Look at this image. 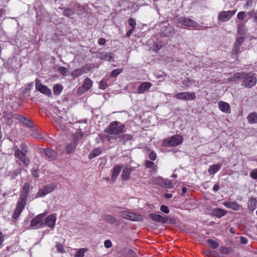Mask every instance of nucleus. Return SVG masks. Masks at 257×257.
Listing matches in <instances>:
<instances>
[{
  "mask_svg": "<svg viewBox=\"0 0 257 257\" xmlns=\"http://www.w3.org/2000/svg\"><path fill=\"white\" fill-rule=\"evenodd\" d=\"M145 166L147 168L152 169L154 170H155L157 168L156 166L155 165V163L152 161L147 160L145 162Z\"/></svg>",
  "mask_w": 257,
  "mask_h": 257,
  "instance_id": "42",
  "label": "nucleus"
},
{
  "mask_svg": "<svg viewBox=\"0 0 257 257\" xmlns=\"http://www.w3.org/2000/svg\"><path fill=\"white\" fill-rule=\"evenodd\" d=\"M55 185L53 184L47 185L43 189L38 191L37 195L39 197H43L53 191L55 188Z\"/></svg>",
  "mask_w": 257,
  "mask_h": 257,
  "instance_id": "13",
  "label": "nucleus"
},
{
  "mask_svg": "<svg viewBox=\"0 0 257 257\" xmlns=\"http://www.w3.org/2000/svg\"><path fill=\"white\" fill-rule=\"evenodd\" d=\"M101 153L102 149L100 148H97L91 151V152L89 154L88 158L89 159H92L100 155Z\"/></svg>",
  "mask_w": 257,
  "mask_h": 257,
  "instance_id": "25",
  "label": "nucleus"
},
{
  "mask_svg": "<svg viewBox=\"0 0 257 257\" xmlns=\"http://www.w3.org/2000/svg\"><path fill=\"white\" fill-rule=\"evenodd\" d=\"M250 176L253 179H257V169L253 170L250 173Z\"/></svg>",
  "mask_w": 257,
  "mask_h": 257,
  "instance_id": "58",
  "label": "nucleus"
},
{
  "mask_svg": "<svg viewBox=\"0 0 257 257\" xmlns=\"http://www.w3.org/2000/svg\"><path fill=\"white\" fill-rule=\"evenodd\" d=\"M77 146V144L75 141H73L67 145L66 148V154H70L73 153L75 151Z\"/></svg>",
  "mask_w": 257,
  "mask_h": 257,
  "instance_id": "24",
  "label": "nucleus"
},
{
  "mask_svg": "<svg viewBox=\"0 0 257 257\" xmlns=\"http://www.w3.org/2000/svg\"><path fill=\"white\" fill-rule=\"evenodd\" d=\"M87 249L83 248L79 249L75 254V257H83L84 253L86 252Z\"/></svg>",
  "mask_w": 257,
  "mask_h": 257,
  "instance_id": "40",
  "label": "nucleus"
},
{
  "mask_svg": "<svg viewBox=\"0 0 257 257\" xmlns=\"http://www.w3.org/2000/svg\"><path fill=\"white\" fill-rule=\"evenodd\" d=\"M120 213V216L122 217L127 220L133 221H138L142 220V217L141 215L132 212L122 211Z\"/></svg>",
  "mask_w": 257,
  "mask_h": 257,
  "instance_id": "4",
  "label": "nucleus"
},
{
  "mask_svg": "<svg viewBox=\"0 0 257 257\" xmlns=\"http://www.w3.org/2000/svg\"><path fill=\"white\" fill-rule=\"evenodd\" d=\"M35 87L37 91L48 96H50L52 94L51 90L46 85L42 84L39 79L36 80Z\"/></svg>",
  "mask_w": 257,
  "mask_h": 257,
  "instance_id": "9",
  "label": "nucleus"
},
{
  "mask_svg": "<svg viewBox=\"0 0 257 257\" xmlns=\"http://www.w3.org/2000/svg\"><path fill=\"white\" fill-rule=\"evenodd\" d=\"M149 158L151 161H155L157 158V154L154 151H152L149 155Z\"/></svg>",
  "mask_w": 257,
  "mask_h": 257,
  "instance_id": "57",
  "label": "nucleus"
},
{
  "mask_svg": "<svg viewBox=\"0 0 257 257\" xmlns=\"http://www.w3.org/2000/svg\"><path fill=\"white\" fill-rule=\"evenodd\" d=\"M43 153L45 155L46 157L50 160L56 159L57 156V153L50 149L47 148L43 149Z\"/></svg>",
  "mask_w": 257,
  "mask_h": 257,
  "instance_id": "17",
  "label": "nucleus"
},
{
  "mask_svg": "<svg viewBox=\"0 0 257 257\" xmlns=\"http://www.w3.org/2000/svg\"><path fill=\"white\" fill-rule=\"evenodd\" d=\"M240 242L242 244H246L247 243V239L244 236H240Z\"/></svg>",
  "mask_w": 257,
  "mask_h": 257,
  "instance_id": "63",
  "label": "nucleus"
},
{
  "mask_svg": "<svg viewBox=\"0 0 257 257\" xmlns=\"http://www.w3.org/2000/svg\"><path fill=\"white\" fill-rule=\"evenodd\" d=\"M205 254L209 257H217L218 256L217 253L214 250L206 251Z\"/></svg>",
  "mask_w": 257,
  "mask_h": 257,
  "instance_id": "52",
  "label": "nucleus"
},
{
  "mask_svg": "<svg viewBox=\"0 0 257 257\" xmlns=\"http://www.w3.org/2000/svg\"><path fill=\"white\" fill-rule=\"evenodd\" d=\"M128 23L129 25L131 26V29H135L136 26V22L134 19L130 18L128 20Z\"/></svg>",
  "mask_w": 257,
  "mask_h": 257,
  "instance_id": "49",
  "label": "nucleus"
},
{
  "mask_svg": "<svg viewBox=\"0 0 257 257\" xmlns=\"http://www.w3.org/2000/svg\"><path fill=\"white\" fill-rule=\"evenodd\" d=\"M104 245L106 248H108L112 246V243L110 240H106L104 241Z\"/></svg>",
  "mask_w": 257,
  "mask_h": 257,
  "instance_id": "60",
  "label": "nucleus"
},
{
  "mask_svg": "<svg viewBox=\"0 0 257 257\" xmlns=\"http://www.w3.org/2000/svg\"><path fill=\"white\" fill-rule=\"evenodd\" d=\"M162 25L160 30L162 36L169 37L174 34V29L172 27L166 23H163Z\"/></svg>",
  "mask_w": 257,
  "mask_h": 257,
  "instance_id": "10",
  "label": "nucleus"
},
{
  "mask_svg": "<svg viewBox=\"0 0 257 257\" xmlns=\"http://www.w3.org/2000/svg\"><path fill=\"white\" fill-rule=\"evenodd\" d=\"M107 83L105 81L101 80L99 83V88L105 90L107 88Z\"/></svg>",
  "mask_w": 257,
  "mask_h": 257,
  "instance_id": "54",
  "label": "nucleus"
},
{
  "mask_svg": "<svg viewBox=\"0 0 257 257\" xmlns=\"http://www.w3.org/2000/svg\"><path fill=\"white\" fill-rule=\"evenodd\" d=\"M56 217L54 215H50L47 216L43 222V226L47 225L50 228H53L55 226Z\"/></svg>",
  "mask_w": 257,
  "mask_h": 257,
  "instance_id": "14",
  "label": "nucleus"
},
{
  "mask_svg": "<svg viewBox=\"0 0 257 257\" xmlns=\"http://www.w3.org/2000/svg\"><path fill=\"white\" fill-rule=\"evenodd\" d=\"M177 22L182 25L190 28H195L198 24L195 21L185 17H180L177 19Z\"/></svg>",
  "mask_w": 257,
  "mask_h": 257,
  "instance_id": "11",
  "label": "nucleus"
},
{
  "mask_svg": "<svg viewBox=\"0 0 257 257\" xmlns=\"http://www.w3.org/2000/svg\"><path fill=\"white\" fill-rule=\"evenodd\" d=\"M224 206L226 207L232 209L234 210L237 211L240 208L239 204L235 201H224L223 203Z\"/></svg>",
  "mask_w": 257,
  "mask_h": 257,
  "instance_id": "18",
  "label": "nucleus"
},
{
  "mask_svg": "<svg viewBox=\"0 0 257 257\" xmlns=\"http://www.w3.org/2000/svg\"><path fill=\"white\" fill-rule=\"evenodd\" d=\"M56 247L57 248V251L59 252L63 253L65 252V249L62 245L60 243H56Z\"/></svg>",
  "mask_w": 257,
  "mask_h": 257,
  "instance_id": "53",
  "label": "nucleus"
},
{
  "mask_svg": "<svg viewBox=\"0 0 257 257\" xmlns=\"http://www.w3.org/2000/svg\"><path fill=\"white\" fill-rule=\"evenodd\" d=\"M99 58L101 60H105L107 61H111L113 60V55L111 53H106L105 52H101L99 53Z\"/></svg>",
  "mask_w": 257,
  "mask_h": 257,
  "instance_id": "20",
  "label": "nucleus"
},
{
  "mask_svg": "<svg viewBox=\"0 0 257 257\" xmlns=\"http://www.w3.org/2000/svg\"><path fill=\"white\" fill-rule=\"evenodd\" d=\"M153 181L156 184H157L159 186H160L161 187H163V181H164L163 178H162L161 177H157V178L154 179Z\"/></svg>",
  "mask_w": 257,
  "mask_h": 257,
  "instance_id": "45",
  "label": "nucleus"
},
{
  "mask_svg": "<svg viewBox=\"0 0 257 257\" xmlns=\"http://www.w3.org/2000/svg\"><path fill=\"white\" fill-rule=\"evenodd\" d=\"M47 214L46 212L40 214L34 218L31 221V226L33 229H38L43 227L42 219Z\"/></svg>",
  "mask_w": 257,
  "mask_h": 257,
  "instance_id": "5",
  "label": "nucleus"
},
{
  "mask_svg": "<svg viewBox=\"0 0 257 257\" xmlns=\"http://www.w3.org/2000/svg\"><path fill=\"white\" fill-rule=\"evenodd\" d=\"M20 173V171L19 170H15L11 173V177L13 179L16 178V177L18 176V175Z\"/></svg>",
  "mask_w": 257,
  "mask_h": 257,
  "instance_id": "62",
  "label": "nucleus"
},
{
  "mask_svg": "<svg viewBox=\"0 0 257 257\" xmlns=\"http://www.w3.org/2000/svg\"><path fill=\"white\" fill-rule=\"evenodd\" d=\"M256 78L250 73H246L243 76L242 85L246 88L253 87L256 83Z\"/></svg>",
  "mask_w": 257,
  "mask_h": 257,
  "instance_id": "3",
  "label": "nucleus"
},
{
  "mask_svg": "<svg viewBox=\"0 0 257 257\" xmlns=\"http://www.w3.org/2000/svg\"><path fill=\"white\" fill-rule=\"evenodd\" d=\"M118 138L123 141L124 142L126 141H131L133 140V137L130 134H123L118 136Z\"/></svg>",
  "mask_w": 257,
  "mask_h": 257,
  "instance_id": "37",
  "label": "nucleus"
},
{
  "mask_svg": "<svg viewBox=\"0 0 257 257\" xmlns=\"http://www.w3.org/2000/svg\"><path fill=\"white\" fill-rule=\"evenodd\" d=\"M29 189H30V185L29 183H25L23 187V191L21 194V195H23L26 196H28L29 192Z\"/></svg>",
  "mask_w": 257,
  "mask_h": 257,
  "instance_id": "36",
  "label": "nucleus"
},
{
  "mask_svg": "<svg viewBox=\"0 0 257 257\" xmlns=\"http://www.w3.org/2000/svg\"><path fill=\"white\" fill-rule=\"evenodd\" d=\"M63 86L61 84H57L53 86V93L55 95H59L61 94Z\"/></svg>",
  "mask_w": 257,
  "mask_h": 257,
  "instance_id": "34",
  "label": "nucleus"
},
{
  "mask_svg": "<svg viewBox=\"0 0 257 257\" xmlns=\"http://www.w3.org/2000/svg\"><path fill=\"white\" fill-rule=\"evenodd\" d=\"M20 120L29 127L32 128L34 127V123L30 119L24 116H21Z\"/></svg>",
  "mask_w": 257,
  "mask_h": 257,
  "instance_id": "29",
  "label": "nucleus"
},
{
  "mask_svg": "<svg viewBox=\"0 0 257 257\" xmlns=\"http://www.w3.org/2000/svg\"><path fill=\"white\" fill-rule=\"evenodd\" d=\"M245 13L243 12H240L237 14V18L239 20H242L244 19Z\"/></svg>",
  "mask_w": 257,
  "mask_h": 257,
  "instance_id": "61",
  "label": "nucleus"
},
{
  "mask_svg": "<svg viewBox=\"0 0 257 257\" xmlns=\"http://www.w3.org/2000/svg\"><path fill=\"white\" fill-rule=\"evenodd\" d=\"M86 68L84 67H82L80 68L76 69L73 71L71 72V76L73 79H75L79 76L81 75L82 74L86 73Z\"/></svg>",
  "mask_w": 257,
  "mask_h": 257,
  "instance_id": "22",
  "label": "nucleus"
},
{
  "mask_svg": "<svg viewBox=\"0 0 257 257\" xmlns=\"http://www.w3.org/2000/svg\"><path fill=\"white\" fill-rule=\"evenodd\" d=\"M127 255L128 257H136V253L133 250H129L127 253Z\"/></svg>",
  "mask_w": 257,
  "mask_h": 257,
  "instance_id": "64",
  "label": "nucleus"
},
{
  "mask_svg": "<svg viewBox=\"0 0 257 257\" xmlns=\"http://www.w3.org/2000/svg\"><path fill=\"white\" fill-rule=\"evenodd\" d=\"M74 14V12L70 9H66L63 12V15L66 17H70Z\"/></svg>",
  "mask_w": 257,
  "mask_h": 257,
  "instance_id": "50",
  "label": "nucleus"
},
{
  "mask_svg": "<svg viewBox=\"0 0 257 257\" xmlns=\"http://www.w3.org/2000/svg\"><path fill=\"white\" fill-rule=\"evenodd\" d=\"M244 39L245 38L243 37H238L236 39L234 44L237 46L240 47L243 43Z\"/></svg>",
  "mask_w": 257,
  "mask_h": 257,
  "instance_id": "44",
  "label": "nucleus"
},
{
  "mask_svg": "<svg viewBox=\"0 0 257 257\" xmlns=\"http://www.w3.org/2000/svg\"><path fill=\"white\" fill-rule=\"evenodd\" d=\"M253 0H246L244 7L245 9H248L252 6Z\"/></svg>",
  "mask_w": 257,
  "mask_h": 257,
  "instance_id": "56",
  "label": "nucleus"
},
{
  "mask_svg": "<svg viewBox=\"0 0 257 257\" xmlns=\"http://www.w3.org/2000/svg\"><path fill=\"white\" fill-rule=\"evenodd\" d=\"M121 72V69H116L113 70L111 73L110 76L112 77H115L118 76Z\"/></svg>",
  "mask_w": 257,
  "mask_h": 257,
  "instance_id": "48",
  "label": "nucleus"
},
{
  "mask_svg": "<svg viewBox=\"0 0 257 257\" xmlns=\"http://www.w3.org/2000/svg\"><path fill=\"white\" fill-rule=\"evenodd\" d=\"M24 208L23 207L17 206L14 212L13 218L14 219H17V218H18Z\"/></svg>",
  "mask_w": 257,
  "mask_h": 257,
  "instance_id": "35",
  "label": "nucleus"
},
{
  "mask_svg": "<svg viewBox=\"0 0 257 257\" xmlns=\"http://www.w3.org/2000/svg\"><path fill=\"white\" fill-rule=\"evenodd\" d=\"M150 217L154 221L165 223L167 221L168 218L167 216H162L159 214L156 213H151L150 214Z\"/></svg>",
  "mask_w": 257,
  "mask_h": 257,
  "instance_id": "15",
  "label": "nucleus"
},
{
  "mask_svg": "<svg viewBox=\"0 0 257 257\" xmlns=\"http://www.w3.org/2000/svg\"><path fill=\"white\" fill-rule=\"evenodd\" d=\"M14 150L15 157L22 161L25 166H28L30 164V161L26 156V154L24 152H22L17 146L14 147Z\"/></svg>",
  "mask_w": 257,
  "mask_h": 257,
  "instance_id": "6",
  "label": "nucleus"
},
{
  "mask_svg": "<svg viewBox=\"0 0 257 257\" xmlns=\"http://www.w3.org/2000/svg\"><path fill=\"white\" fill-rule=\"evenodd\" d=\"M237 32L241 35H244L245 33V26L242 23H240L238 25Z\"/></svg>",
  "mask_w": 257,
  "mask_h": 257,
  "instance_id": "41",
  "label": "nucleus"
},
{
  "mask_svg": "<svg viewBox=\"0 0 257 257\" xmlns=\"http://www.w3.org/2000/svg\"><path fill=\"white\" fill-rule=\"evenodd\" d=\"M240 51V47L237 46L234 44V47L232 49V55L237 57V55L239 54Z\"/></svg>",
  "mask_w": 257,
  "mask_h": 257,
  "instance_id": "47",
  "label": "nucleus"
},
{
  "mask_svg": "<svg viewBox=\"0 0 257 257\" xmlns=\"http://www.w3.org/2000/svg\"><path fill=\"white\" fill-rule=\"evenodd\" d=\"M207 242L213 249L216 248L219 246V243L217 241L212 239H208L207 240Z\"/></svg>",
  "mask_w": 257,
  "mask_h": 257,
  "instance_id": "39",
  "label": "nucleus"
},
{
  "mask_svg": "<svg viewBox=\"0 0 257 257\" xmlns=\"http://www.w3.org/2000/svg\"><path fill=\"white\" fill-rule=\"evenodd\" d=\"M34 138L38 139H42L43 137L41 134L37 130H34L31 135Z\"/></svg>",
  "mask_w": 257,
  "mask_h": 257,
  "instance_id": "46",
  "label": "nucleus"
},
{
  "mask_svg": "<svg viewBox=\"0 0 257 257\" xmlns=\"http://www.w3.org/2000/svg\"><path fill=\"white\" fill-rule=\"evenodd\" d=\"M236 12V10L220 12L218 14L217 19L221 22L228 21L235 14Z\"/></svg>",
  "mask_w": 257,
  "mask_h": 257,
  "instance_id": "7",
  "label": "nucleus"
},
{
  "mask_svg": "<svg viewBox=\"0 0 257 257\" xmlns=\"http://www.w3.org/2000/svg\"><path fill=\"white\" fill-rule=\"evenodd\" d=\"M27 196L20 194L17 206L25 208L27 202Z\"/></svg>",
  "mask_w": 257,
  "mask_h": 257,
  "instance_id": "31",
  "label": "nucleus"
},
{
  "mask_svg": "<svg viewBox=\"0 0 257 257\" xmlns=\"http://www.w3.org/2000/svg\"><path fill=\"white\" fill-rule=\"evenodd\" d=\"M152 86V83L149 82H142L137 88L138 93L139 94L144 93L149 90Z\"/></svg>",
  "mask_w": 257,
  "mask_h": 257,
  "instance_id": "16",
  "label": "nucleus"
},
{
  "mask_svg": "<svg viewBox=\"0 0 257 257\" xmlns=\"http://www.w3.org/2000/svg\"><path fill=\"white\" fill-rule=\"evenodd\" d=\"M92 84L93 82L90 79L86 78L82 85L78 88V92L81 94L85 92L91 87Z\"/></svg>",
  "mask_w": 257,
  "mask_h": 257,
  "instance_id": "12",
  "label": "nucleus"
},
{
  "mask_svg": "<svg viewBox=\"0 0 257 257\" xmlns=\"http://www.w3.org/2000/svg\"><path fill=\"white\" fill-rule=\"evenodd\" d=\"M226 211L220 208H215L214 209L213 211V215L217 217L218 218H220L223 216H224L226 214Z\"/></svg>",
  "mask_w": 257,
  "mask_h": 257,
  "instance_id": "32",
  "label": "nucleus"
},
{
  "mask_svg": "<svg viewBox=\"0 0 257 257\" xmlns=\"http://www.w3.org/2000/svg\"><path fill=\"white\" fill-rule=\"evenodd\" d=\"M160 210L161 211H162L163 212L166 213V214H168L170 212L168 206H167L165 205H162L161 206Z\"/></svg>",
  "mask_w": 257,
  "mask_h": 257,
  "instance_id": "55",
  "label": "nucleus"
},
{
  "mask_svg": "<svg viewBox=\"0 0 257 257\" xmlns=\"http://www.w3.org/2000/svg\"><path fill=\"white\" fill-rule=\"evenodd\" d=\"M58 72L63 75H65L68 72V69L65 67L61 66L58 69Z\"/></svg>",
  "mask_w": 257,
  "mask_h": 257,
  "instance_id": "51",
  "label": "nucleus"
},
{
  "mask_svg": "<svg viewBox=\"0 0 257 257\" xmlns=\"http://www.w3.org/2000/svg\"><path fill=\"white\" fill-rule=\"evenodd\" d=\"M221 166V164H219L210 166L208 170L209 174L210 175H214L220 170Z\"/></svg>",
  "mask_w": 257,
  "mask_h": 257,
  "instance_id": "27",
  "label": "nucleus"
},
{
  "mask_svg": "<svg viewBox=\"0 0 257 257\" xmlns=\"http://www.w3.org/2000/svg\"><path fill=\"white\" fill-rule=\"evenodd\" d=\"M174 97L183 100H192L195 99L196 96L194 92H183L176 93Z\"/></svg>",
  "mask_w": 257,
  "mask_h": 257,
  "instance_id": "8",
  "label": "nucleus"
},
{
  "mask_svg": "<svg viewBox=\"0 0 257 257\" xmlns=\"http://www.w3.org/2000/svg\"><path fill=\"white\" fill-rule=\"evenodd\" d=\"M247 14L250 17L253 18L254 22L257 24V11H254L253 10L250 12H248Z\"/></svg>",
  "mask_w": 257,
  "mask_h": 257,
  "instance_id": "43",
  "label": "nucleus"
},
{
  "mask_svg": "<svg viewBox=\"0 0 257 257\" xmlns=\"http://www.w3.org/2000/svg\"><path fill=\"white\" fill-rule=\"evenodd\" d=\"M247 119L249 123H257V113L255 112L249 113L247 116Z\"/></svg>",
  "mask_w": 257,
  "mask_h": 257,
  "instance_id": "33",
  "label": "nucleus"
},
{
  "mask_svg": "<svg viewBox=\"0 0 257 257\" xmlns=\"http://www.w3.org/2000/svg\"><path fill=\"white\" fill-rule=\"evenodd\" d=\"M121 166L118 165L114 166L113 168L111 175V180H112L113 181H114L116 180L117 176L118 175L121 170Z\"/></svg>",
  "mask_w": 257,
  "mask_h": 257,
  "instance_id": "26",
  "label": "nucleus"
},
{
  "mask_svg": "<svg viewBox=\"0 0 257 257\" xmlns=\"http://www.w3.org/2000/svg\"><path fill=\"white\" fill-rule=\"evenodd\" d=\"M183 137L178 135L173 136L163 141V144L165 147H175L181 144L183 142Z\"/></svg>",
  "mask_w": 257,
  "mask_h": 257,
  "instance_id": "2",
  "label": "nucleus"
},
{
  "mask_svg": "<svg viewBox=\"0 0 257 257\" xmlns=\"http://www.w3.org/2000/svg\"><path fill=\"white\" fill-rule=\"evenodd\" d=\"M119 122L117 121H114L109 124V125L104 130V132L110 135H119L123 133L125 127L124 124L118 125Z\"/></svg>",
  "mask_w": 257,
  "mask_h": 257,
  "instance_id": "1",
  "label": "nucleus"
},
{
  "mask_svg": "<svg viewBox=\"0 0 257 257\" xmlns=\"http://www.w3.org/2000/svg\"><path fill=\"white\" fill-rule=\"evenodd\" d=\"M163 187L166 188H173L174 187L173 183L168 179H164L163 181Z\"/></svg>",
  "mask_w": 257,
  "mask_h": 257,
  "instance_id": "38",
  "label": "nucleus"
},
{
  "mask_svg": "<svg viewBox=\"0 0 257 257\" xmlns=\"http://www.w3.org/2000/svg\"><path fill=\"white\" fill-rule=\"evenodd\" d=\"M246 72H241L234 74L233 76L228 78V80L230 81H237L240 79H243V76H245Z\"/></svg>",
  "mask_w": 257,
  "mask_h": 257,
  "instance_id": "23",
  "label": "nucleus"
},
{
  "mask_svg": "<svg viewBox=\"0 0 257 257\" xmlns=\"http://www.w3.org/2000/svg\"><path fill=\"white\" fill-rule=\"evenodd\" d=\"M218 107L220 110L225 113L230 112V107L229 104L227 102L223 101H220L218 102Z\"/></svg>",
  "mask_w": 257,
  "mask_h": 257,
  "instance_id": "21",
  "label": "nucleus"
},
{
  "mask_svg": "<svg viewBox=\"0 0 257 257\" xmlns=\"http://www.w3.org/2000/svg\"><path fill=\"white\" fill-rule=\"evenodd\" d=\"M132 171V168L131 166H127L122 170L121 178L123 180H127L130 179V175Z\"/></svg>",
  "mask_w": 257,
  "mask_h": 257,
  "instance_id": "19",
  "label": "nucleus"
},
{
  "mask_svg": "<svg viewBox=\"0 0 257 257\" xmlns=\"http://www.w3.org/2000/svg\"><path fill=\"white\" fill-rule=\"evenodd\" d=\"M21 151L24 152L25 154H27L28 152V148L25 144H22L21 147Z\"/></svg>",
  "mask_w": 257,
  "mask_h": 257,
  "instance_id": "59",
  "label": "nucleus"
},
{
  "mask_svg": "<svg viewBox=\"0 0 257 257\" xmlns=\"http://www.w3.org/2000/svg\"><path fill=\"white\" fill-rule=\"evenodd\" d=\"M257 200L251 197L249 198L248 202V208L251 211H253L256 208Z\"/></svg>",
  "mask_w": 257,
  "mask_h": 257,
  "instance_id": "28",
  "label": "nucleus"
},
{
  "mask_svg": "<svg viewBox=\"0 0 257 257\" xmlns=\"http://www.w3.org/2000/svg\"><path fill=\"white\" fill-rule=\"evenodd\" d=\"M102 219L110 224H114L116 221V218L114 216L108 214L103 215Z\"/></svg>",
  "mask_w": 257,
  "mask_h": 257,
  "instance_id": "30",
  "label": "nucleus"
}]
</instances>
